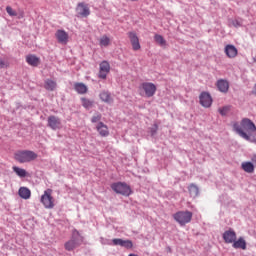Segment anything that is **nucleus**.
Masks as SVG:
<instances>
[{
  "label": "nucleus",
  "instance_id": "nucleus-1",
  "mask_svg": "<svg viewBox=\"0 0 256 256\" xmlns=\"http://www.w3.org/2000/svg\"><path fill=\"white\" fill-rule=\"evenodd\" d=\"M38 157L37 153L31 150H19L14 154V159L18 163H31Z\"/></svg>",
  "mask_w": 256,
  "mask_h": 256
},
{
  "label": "nucleus",
  "instance_id": "nucleus-2",
  "mask_svg": "<svg viewBox=\"0 0 256 256\" xmlns=\"http://www.w3.org/2000/svg\"><path fill=\"white\" fill-rule=\"evenodd\" d=\"M83 243V236L77 230L72 231V238L64 244L66 251H73Z\"/></svg>",
  "mask_w": 256,
  "mask_h": 256
},
{
  "label": "nucleus",
  "instance_id": "nucleus-3",
  "mask_svg": "<svg viewBox=\"0 0 256 256\" xmlns=\"http://www.w3.org/2000/svg\"><path fill=\"white\" fill-rule=\"evenodd\" d=\"M141 97H153L157 93V86L151 82H143L138 88Z\"/></svg>",
  "mask_w": 256,
  "mask_h": 256
},
{
  "label": "nucleus",
  "instance_id": "nucleus-4",
  "mask_svg": "<svg viewBox=\"0 0 256 256\" xmlns=\"http://www.w3.org/2000/svg\"><path fill=\"white\" fill-rule=\"evenodd\" d=\"M173 219L183 227L184 225H187V223H191L193 213L190 211H178L173 215Z\"/></svg>",
  "mask_w": 256,
  "mask_h": 256
},
{
  "label": "nucleus",
  "instance_id": "nucleus-5",
  "mask_svg": "<svg viewBox=\"0 0 256 256\" xmlns=\"http://www.w3.org/2000/svg\"><path fill=\"white\" fill-rule=\"evenodd\" d=\"M111 189L117 193V195H123L124 197H129V195H131V187L125 182L112 183Z\"/></svg>",
  "mask_w": 256,
  "mask_h": 256
},
{
  "label": "nucleus",
  "instance_id": "nucleus-6",
  "mask_svg": "<svg viewBox=\"0 0 256 256\" xmlns=\"http://www.w3.org/2000/svg\"><path fill=\"white\" fill-rule=\"evenodd\" d=\"M237 124L239 125V128H241V131L247 135H250V137H253V133H256L255 123H253V121H251L249 118H243L240 124Z\"/></svg>",
  "mask_w": 256,
  "mask_h": 256
},
{
  "label": "nucleus",
  "instance_id": "nucleus-7",
  "mask_svg": "<svg viewBox=\"0 0 256 256\" xmlns=\"http://www.w3.org/2000/svg\"><path fill=\"white\" fill-rule=\"evenodd\" d=\"M40 202L44 205L45 209H53L55 207V198H53V190L47 189L44 195L41 196Z\"/></svg>",
  "mask_w": 256,
  "mask_h": 256
},
{
  "label": "nucleus",
  "instance_id": "nucleus-8",
  "mask_svg": "<svg viewBox=\"0 0 256 256\" xmlns=\"http://www.w3.org/2000/svg\"><path fill=\"white\" fill-rule=\"evenodd\" d=\"M128 39L132 45L133 51H140L141 50V42H139V36H137V32L130 31L127 33Z\"/></svg>",
  "mask_w": 256,
  "mask_h": 256
},
{
  "label": "nucleus",
  "instance_id": "nucleus-9",
  "mask_svg": "<svg viewBox=\"0 0 256 256\" xmlns=\"http://www.w3.org/2000/svg\"><path fill=\"white\" fill-rule=\"evenodd\" d=\"M111 71V65L107 61H102L100 63V70L98 77L100 79H107V75H109V72Z\"/></svg>",
  "mask_w": 256,
  "mask_h": 256
},
{
  "label": "nucleus",
  "instance_id": "nucleus-10",
  "mask_svg": "<svg viewBox=\"0 0 256 256\" xmlns=\"http://www.w3.org/2000/svg\"><path fill=\"white\" fill-rule=\"evenodd\" d=\"M48 127L52 129V131H57V129H61V119L55 115H51L48 117Z\"/></svg>",
  "mask_w": 256,
  "mask_h": 256
},
{
  "label": "nucleus",
  "instance_id": "nucleus-11",
  "mask_svg": "<svg viewBox=\"0 0 256 256\" xmlns=\"http://www.w3.org/2000/svg\"><path fill=\"white\" fill-rule=\"evenodd\" d=\"M200 104L202 107L209 108L213 105V98H211V94L208 92H202L199 96Z\"/></svg>",
  "mask_w": 256,
  "mask_h": 256
},
{
  "label": "nucleus",
  "instance_id": "nucleus-12",
  "mask_svg": "<svg viewBox=\"0 0 256 256\" xmlns=\"http://www.w3.org/2000/svg\"><path fill=\"white\" fill-rule=\"evenodd\" d=\"M224 53L228 59H235L239 55V50L233 44H227L224 48Z\"/></svg>",
  "mask_w": 256,
  "mask_h": 256
},
{
  "label": "nucleus",
  "instance_id": "nucleus-13",
  "mask_svg": "<svg viewBox=\"0 0 256 256\" xmlns=\"http://www.w3.org/2000/svg\"><path fill=\"white\" fill-rule=\"evenodd\" d=\"M55 37L58 43H61V45H67V43H69V34L65 30H57Z\"/></svg>",
  "mask_w": 256,
  "mask_h": 256
},
{
  "label": "nucleus",
  "instance_id": "nucleus-14",
  "mask_svg": "<svg viewBox=\"0 0 256 256\" xmlns=\"http://www.w3.org/2000/svg\"><path fill=\"white\" fill-rule=\"evenodd\" d=\"M233 129L235 132H237L239 136L242 137V139H245L246 141H250V143H256V138L251 137L250 135H247V133L243 132V130L239 128V125L237 124V122L233 124Z\"/></svg>",
  "mask_w": 256,
  "mask_h": 256
},
{
  "label": "nucleus",
  "instance_id": "nucleus-15",
  "mask_svg": "<svg viewBox=\"0 0 256 256\" xmlns=\"http://www.w3.org/2000/svg\"><path fill=\"white\" fill-rule=\"evenodd\" d=\"M76 11L81 17H89L91 15V10H89V6L85 3H79Z\"/></svg>",
  "mask_w": 256,
  "mask_h": 256
},
{
  "label": "nucleus",
  "instance_id": "nucleus-16",
  "mask_svg": "<svg viewBox=\"0 0 256 256\" xmlns=\"http://www.w3.org/2000/svg\"><path fill=\"white\" fill-rule=\"evenodd\" d=\"M112 242H113V245H119L120 247H125V249H133V242L131 240L114 238Z\"/></svg>",
  "mask_w": 256,
  "mask_h": 256
},
{
  "label": "nucleus",
  "instance_id": "nucleus-17",
  "mask_svg": "<svg viewBox=\"0 0 256 256\" xmlns=\"http://www.w3.org/2000/svg\"><path fill=\"white\" fill-rule=\"evenodd\" d=\"M223 239L225 243H234L237 239V233H235L232 229H229L223 233Z\"/></svg>",
  "mask_w": 256,
  "mask_h": 256
},
{
  "label": "nucleus",
  "instance_id": "nucleus-18",
  "mask_svg": "<svg viewBox=\"0 0 256 256\" xmlns=\"http://www.w3.org/2000/svg\"><path fill=\"white\" fill-rule=\"evenodd\" d=\"M96 130L98 131L100 137H109V127H107L105 123L99 122L96 126Z\"/></svg>",
  "mask_w": 256,
  "mask_h": 256
},
{
  "label": "nucleus",
  "instance_id": "nucleus-19",
  "mask_svg": "<svg viewBox=\"0 0 256 256\" xmlns=\"http://www.w3.org/2000/svg\"><path fill=\"white\" fill-rule=\"evenodd\" d=\"M232 243V247L234 249H242V251H245V249H247V241H245L244 237H240L237 240H234V242Z\"/></svg>",
  "mask_w": 256,
  "mask_h": 256
},
{
  "label": "nucleus",
  "instance_id": "nucleus-20",
  "mask_svg": "<svg viewBox=\"0 0 256 256\" xmlns=\"http://www.w3.org/2000/svg\"><path fill=\"white\" fill-rule=\"evenodd\" d=\"M217 87L218 91L221 93H227V91H229V82L227 80L220 79L217 81Z\"/></svg>",
  "mask_w": 256,
  "mask_h": 256
},
{
  "label": "nucleus",
  "instance_id": "nucleus-21",
  "mask_svg": "<svg viewBox=\"0 0 256 256\" xmlns=\"http://www.w3.org/2000/svg\"><path fill=\"white\" fill-rule=\"evenodd\" d=\"M26 62L28 65H31V67H38L39 63H41V60L35 55H28L26 56Z\"/></svg>",
  "mask_w": 256,
  "mask_h": 256
},
{
  "label": "nucleus",
  "instance_id": "nucleus-22",
  "mask_svg": "<svg viewBox=\"0 0 256 256\" xmlns=\"http://www.w3.org/2000/svg\"><path fill=\"white\" fill-rule=\"evenodd\" d=\"M74 89L76 92L79 93V95H85V93H87V91H89V89L87 88V85L81 83V82H77L74 84Z\"/></svg>",
  "mask_w": 256,
  "mask_h": 256
},
{
  "label": "nucleus",
  "instance_id": "nucleus-23",
  "mask_svg": "<svg viewBox=\"0 0 256 256\" xmlns=\"http://www.w3.org/2000/svg\"><path fill=\"white\" fill-rule=\"evenodd\" d=\"M18 194L20 195L21 199L31 198V190H29L27 187H20Z\"/></svg>",
  "mask_w": 256,
  "mask_h": 256
},
{
  "label": "nucleus",
  "instance_id": "nucleus-24",
  "mask_svg": "<svg viewBox=\"0 0 256 256\" xmlns=\"http://www.w3.org/2000/svg\"><path fill=\"white\" fill-rule=\"evenodd\" d=\"M99 97L104 103H113V97H111V93L107 91L101 92Z\"/></svg>",
  "mask_w": 256,
  "mask_h": 256
},
{
  "label": "nucleus",
  "instance_id": "nucleus-25",
  "mask_svg": "<svg viewBox=\"0 0 256 256\" xmlns=\"http://www.w3.org/2000/svg\"><path fill=\"white\" fill-rule=\"evenodd\" d=\"M241 167L245 173H253L255 171V166L251 162H243Z\"/></svg>",
  "mask_w": 256,
  "mask_h": 256
},
{
  "label": "nucleus",
  "instance_id": "nucleus-26",
  "mask_svg": "<svg viewBox=\"0 0 256 256\" xmlns=\"http://www.w3.org/2000/svg\"><path fill=\"white\" fill-rule=\"evenodd\" d=\"M44 87L47 91H55L56 87H57V82L48 79L45 81Z\"/></svg>",
  "mask_w": 256,
  "mask_h": 256
},
{
  "label": "nucleus",
  "instance_id": "nucleus-27",
  "mask_svg": "<svg viewBox=\"0 0 256 256\" xmlns=\"http://www.w3.org/2000/svg\"><path fill=\"white\" fill-rule=\"evenodd\" d=\"M188 191L191 197H197V195H199V187L195 184H190L188 186Z\"/></svg>",
  "mask_w": 256,
  "mask_h": 256
},
{
  "label": "nucleus",
  "instance_id": "nucleus-28",
  "mask_svg": "<svg viewBox=\"0 0 256 256\" xmlns=\"http://www.w3.org/2000/svg\"><path fill=\"white\" fill-rule=\"evenodd\" d=\"M12 169H13L14 173H16V175H18V177H27L26 169L19 168L17 166H13Z\"/></svg>",
  "mask_w": 256,
  "mask_h": 256
},
{
  "label": "nucleus",
  "instance_id": "nucleus-29",
  "mask_svg": "<svg viewBox=\"0 0 256 256\" xmlns=\"http://www.w3.org/2000/svg\"><path fill=\"white\" fill-rule=\"evenodd\" d=\"M154 40L156 41V43L158 45H160V47H166L167 46V41L165 40V38H163L161 35L156 34L154 36Z\"/></svg>",
  "mask_w": 256,
  "mask_h": 256
},
{
  "label": "nucleus",
  "instance_id": "nucleus-30",
  "mask_svg": "<svg viewBox=\"0 0 256 256\" xmlns=\"http://www.w3.org/2000/svg\"><path fill=\"white\" fill-rule=\"evenodd\" d=\"M111 45V39L107 36L104 35L100 38V47H109Z\"/></svg>",
  "mask_w": 256,
  "mask_h": 256
},
{
  "label": "nucleus",
  "instance_id": "nucleus-31",
  "mask_svg": "<svg viewBox=\"0 0 256 256\" xmlns=\"http://www.w3.org/2000/svg\"><path fill=\"white\" fill-rule=\"evenodd\" d=\"M82 101V106L85 109H91V107H93V101L87 99V98H81Z\"/></svg>",
  "mask_w": 256,
  "mask_h": 256
},
{
  "label": "nucleus",
  "instance_id": "nucleus-32",
  "mask_svg": "<svg viewBox=\"0 0 256 256\" xmlns=\"http://www.w3.org/2000/svg\"><path fill=\"white\" fill-rule=\"evenodd\" d=\"M218 111H219L220 115L225 116V115H227V113H229V111H231V107L230 106H224L222 108H219Z\"/></svg>",
  "mask_w": 256,
  "mask_h": 256
},
{
  "label": "nucleus",
  "instance_id": "nucleus-33",
  "mask_svg": "<svg viewBox=\"0 0 256 256\" xmlns=\"http://www.w3.org/2000/svg\"><path fill=\"white\" fill-rule=\"evenodd\" d=\"M6 12L8 15H10V17H17V11L13 10L11 6L6 7Z\"/></svg>",
  "mask_w": 256,
  "mask_h": 256
},
{
  "label": "nucleus",
  "instance_id": "nucleus-34",
  "mask_svg": "<svg viewBox=\"0 0 256 256\" xmlns=\"http://www.w3.org/2000/svg\"><path fill=\"white\" fill-rule=\"evenodd\" d=\"M92 123H97L99 121H101V114H96L92 117L91 119Z\"/></svg>",
  "mask_w": 256,
  "mask_h": 256
},
{
  "label": "nucleus",
  "instance_id": "nucleus-35",
  "mask_svg": "<svg viewBox=\"0 0 256 256\" xmlns=\"http://www.w3.org/2000/svg\"><path fill=\"white\" fill-rule=\"evenodd\" d=\"M7 67H9V63L0 59V69H7Z\"/></svg>",
  "mask_w": 256,
  "mask_h": 256
},
{
  "label": "nucleus",
  "instance_id": "nucleus-36",
  "mask_svg": "<svg viewBox=\"0 0 256 256\" xmlns=\"http://www.w3.org/2000/svg\"><path fill=\"white\" fill-rule=\"evenodd\" d=\"M232 27H241V22L239 20H232L231 22Z\"/></svg>",
  "mask_w": 256,
  "mask_h": 256
},
{
  "label": "nucleus",
  "instance_id": "nucleus-37",
  "mask_svg": "<svg viewBox=\"0 0 256 256\" xmlns=\"http://www.w3.org/2000/svg\"><path fill=\"white\" fill-rule=\"evenodd\" d=\"M252 93H253V95H256V84L253 87Z\"/></svg>",
  "mask_w": 256,
  "mask_h": 256
},
{
  "label": "nucleus",
  "instance_id": "nucleus-38",
  "mask_svg": "<svg viewBox=\"0 0 256 256\" xmlns=\"http://www.w3.org/2000/svg\"><path fill=\"white\" fill-rule=\"evenodd\" d=\"M255 159H256V156H254V157L252 158V161H255Z\"/></svg>",
  "mask_w": 256,
  "mask_h": 256
},
{
  "label": "nucleus",
  "instance_id": "nucleus-39",
  "mask_svg": "<svg viewBox=\"0 0 256 256\" xmlns=\"http://www.w3.org/2000/svg\"><path fill=\"white\" fill-rule=\"evenodd\" d=\"M155 129L157 130V125H155Z\"/></svg>",
  "mask_w": 256,
  "mask_h": 256
},
{
  "label": "nucleus",
  "instance_id": "nucleus-40",
  "mask_svg": "<svg viewBox=\"0 0 256 256\" xmlns=\"http://www.w3.org/2000/svg\"><path fill=\"white\" fill-rule=\"evenodd\" d=\"M131 1H139V0H131Z\"/></svg>",
  "mask_w": 256,
  "mask_h": 256
}]
</instances>
